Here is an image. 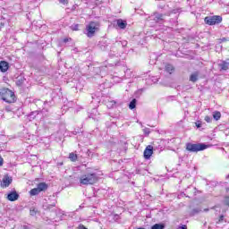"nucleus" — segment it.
Returning <instances> with one entry per match:
<instances>
[{
    "mask_svg": "<svg viewBox=\"0 0 229 229\" xmlns=\"http://www.w3.org/2000/svg\"><path fill=\"white\" fill-rule=\"evenodd\" d=\"M182 11L180 9H174L172 12H165V13H158L155 12L152 15L153 21L155 22H158L159 24H162V22H165V17H170L171 13H174L175 19H178V15H180V13Z\"/></svg>",
    "mask_w": 229,
    "mask_h": 229,
    "instance_id": "obj_1",
    "label": "nucleus"
},
{
    "mask_svg": "<svg viewBox=\"0 0 229 229\" xmlns=\"http://www.w3.org/2000/svg\"><path fill=\"white\" fill-rule=\"evenodd\" d=\"M98 180L99 177L96 173H89L80 177V183L81 185H94V183H98Z\"/></svg>",
    "mask_w": 229,
    "mask_h": 229,
    "instance_id": "obj_2",
    "label": "nucleus"
},
{
    "mask_svg": "<svg viewBox=\"0 0 229 229\" xmlns=\"http://www.w3.org/2000/svg\"><path fill=\"white\" fill-rule=\"evenodd\" d=\"M0 98L5 103H15V93L8 88H0Z\"/></svg>",
    "mask_w": 229,
    "mask_h": 229,
    "instance_id": "obj_3",
    "label": "nucleus"
},
{
    "mask_svg": "<svg viewBox=\"0 0 229 229\" xmlns=\"http://www.w3.org/2000/svg\"><path fill=\"white\" fill-rule=\"evenodd\" d=\"M208 148V145L205 143H187L186 144V149L187 151H190L191 153H198V151H204V149H207Z\"/></svg>",
    "mask_w": 229,
    "mask_h": 229,
    "instance_id": "obj_4",
    "label": "nucleus"
},
{
    "mask_svg": "<svg viewBox=\"0 0 229 229\" xmlns=\"http://www.w3.org/2000/svg\"><path fill=\"white\" fill-rule=\"evenodd\" d=\"M204 21L208 26H215V24H221L223 22V17L219 15L207 16Z\"/></svg>",
    "mask_w": 229,
    "mask_h": 229,
    "instance_id": "obj_5",
    "label": "nucleus"
},
{
    "mask_svg": "<svg viewBox=\"0 0 229 229\" xmlns=\"http://www.w3.org/2000/svg\"><path fill=\"white\" fill-rule=\"evenodd\" d=\"M99 29V24L96 21H91L89 22V25L86 27V31H87V37L89 38H92V36L98 31Z\"/></svg>",
    "mask_w": 229,
    "mask_h": 229,
    "instance_id": "obj_6",
    "label": "nucleus"
},
{
    "mask_svg": "<svg viewBox=\"0 0 229 229\" xmlns=\"http://www.w3.org/2000/svg\"><path fill=\"white\" fill-rule=\"evenodd\" d=\"M143 155L146 160H149L151 158V155H153V146L151 145L147 146Z\"/></svg>",
    "mask_w": 229,
    "mask_h": 229,
    "instance_id": "obj_7",
    "label": "nucleus"
},
{
    "mask_svg": "<svg viewBox=\"0 0 229 229\" xmlns=\"http://www.w3.org/2000/svg\"><path fill=\"white\" fill-rule=\"evenodd\" d=\"M13 182V179L12 176H9L8 174L4 175L2 180V187L6 189V187H10V184Z\"/></svg>",
    "mask_w": 229,
    "mask_h": 229,
    "instance_id": "obj_8",
    "label": "nucleus"
},
{
    "mask_svg": "<svg viewBox=\"0 0 229 229\" xmlns=\"http://www.w3.org/2000/svg\"><path fill=\"white\" fill-rule=\"evenodd\" d=\"M118 26L120 30H126V26H128V22L123 19H118L114 21V26Z\"/></svg>",
    "mask_w": 229,
    "mask_h": 229,
    "instance_id": "obj_9",
    "label": "nucleus"
},
{
    "mask_svg": "<svg viewBox=\"0 0 229 229\" xmlns=\"http://www.w3.org/2000/svg\"><path fill=\"white\" fill-rule=\"evenodd\" d=\"M7 199L9 201H17V199H19V193H17V191H11L7 195Z\"/></svg>",
    "mask_w": 229,
    "mask_h": 229,
    "instance_id": "obj_10",
    "label": "nucleus"
},
{
    "mask_svg": "<svg viewBox=\"0 0 229 229\" xmlns=\"http://www.w3.org/2000/svg\"><path fill=\"white\" fill-rule=\"evenodd\" d=\"M218 69H219V71H228L229 63L226 61H220L218 63Z\"/></svg>",
    "mask_w": 229,
    "mask_h": 229,
    "instance_id": "obj_11",
    "label": "nucleus"
},
{
    "mask_svg": "<svg viewBox=\"0 0 229 229\" xmlns=\"http://www.w3.org/2000/svg\"><path fill=\"white\" fill-rule=\"evenodd\" d=\"M199 79V72H194L190 75V81L192 83H196Z\"/></svg>",
    "mask_w": 229,
    "mask_h": 229,
    "instance_id": "obj_12",
    "label": "nucleus"
},
{
    "mask_svg": "<svg viewBox=\"0 0 229 229\" xmlns=\"http://www.w3.org/2000/svg\"><path fill=\"white\" fill-rule=\"evenodd\" d=\"M8 67H9L8 62H5V61L0 62V71L2 72H6V71H8Z\"/></svg>",
    "mask_w": 229,
    "mask_h": 229,
    "instance_id": "obj_13",
    "label": "nucleus"
},
{
    "mask_svg": "<svg viewBox=\"0 0 229 229\" xmlns=\"http://www.w3.org/2000/svg\"><path fill=\"white\" fill-rule=\"evenodd\" d=\"M165 71L168 72V74H173L174 72V66H173V64H165Z\"/></svg>",
    "mask_w": 229,
    "mask_h": 229,
    "instance_id": "obj_14",
    "label": "nucleus"
},
{
    "mask_svg": "<svg viewBox=\"0 0 229 229\" xmlns=\"http://www.w3.org/2000/svg\"><path fill=\"white\" fill-rule=\"evenodd\" d=\"M40 192L47 191V184L46 182H39L37 186Z\"/></svg>",
    "mask_w": 229,
    "mask_h": 229,
    "instance_id": "obj_15",
    "label": "nucleus"
},
{
    "mask_svg": "<svg viewBox=\"0 0 229 229\" xmlns=\"http://www.w3.org/2000/svg\"><path fill=\"white\" fill-rule=\"evenodd\" d=\"M158 8H159V10H162L161 13H165V12H173V11L169 10V5H165L164 4H160L158 5Z\"/></svg>",
    "mask_w": 229,
    "mask_h": 229,
    "instance_id": "obj_16",
    "label": "nucleus"
},
{
    "mask_svg": "<svg viewBox=\"0 0 229 229\" xmlns=\"http://www.w3.org/2000/svg\"><path fill=\"white\" fill-rule=\"evenodd\" d=\"M136 106H137V99H136V98H133V99L130 102V104H129V108H130V110H133V109L136 108Z\"/></svg>",
    "mask_w": 229,
    "mask_h": 229,
    "instance_id": "obj_17",
    "label": "nucleus"
},
{
    "mask_svg": "<svg viewBox=\"0 0 229 229\" xmlns=\"http://www.w3.org/2000/svg\"><path fill=\"white\" fill-rule=\"evenodd\" d=\"M150 229H165V224H155Z\"/></svg>",
    "mask_w": 229,
    "mask_h": 229,
    "instance_id": "obj_18",
    "label": "nucleus"
},
{
    "mask_svg": "<svg viewBox=\"0 0 229 229\" xmlns=\"http://www.w3.org/2000/svg\"><path fill=\"white\" fill-rule=\"evenodd\" d=\"M213 119H215V121H219L221 119V112L219 111L213 112Z\"/></svg>",
    "mask_w": 229,
    "mask_h": 229,
    "instance_id": "obj_19",
    "label": "nucleus"
},
{
    "mask_svg": "<svg viewBox=\"0 0 229 229\" xmlns=\"http://www.w3.org/2000/svg\"><path fill=\"white\" fill-rule=\"evenodd\" d=\"M69 158L71 162H76L78 160V155L74 154V152L70 153Z\"/></svg>",
    "mask_w": 229,
    "mask_h": 229,
    "instance_id": "obj_20",
    "label": "nucleus"
},
{
    "mask_svg": "<svg viewBox=\"0 0 229 229\" xmlns=\"http://www.w3.org/2000/svg\"><path fill=\"white\" fill-rule=\"evenodd\" d=\"M30 196H38V194H40V191H39L38 188H34V189L30 190Z\"/></svg>",
    "mask_w": 229,
    "mask_h": 229,
    "instance_id": "obj_21",
    "label": "nucleus"
},
{
    "mask_svg": "<svg viewBox=\"0 0 229 229\" xmlns=\"http://www.w3.org/2000/svg\"><path fill=\"white\" fill-rule=\"evenodd\" d=\"M79 26H80V25H78V24L72 25V26H71V30H72V31H78Z\"/></svg>",
    "mask_w": 229,
    "mask_h": 229,
    "instance_id": "obj_22",
    "label": "nucleus"
},
{
    "mask_svg": "<svg viewBox=\"0 0 229 229\" xmlns=\"http://www.w3.org/2000/svg\"><path fill=\"white\" fill-rule=\"evenodd\" d=\"M54 207H56V203H52V204H49V205H47V208L48 209V210H51V208H53Z\"/></svg>",
    "mask_w": 229,
    "mask_h": 229,
    "instance_id": "obj_23",
    "label": "nucleus"
},
{
    "mask_svg": "<svg viewBox=\"0 0 229 229\" xmlns=\"http://www.w3.org/2000/svg\"><path fill=\"white\" fill-rule=\"evenodd\" d=\"M143 132L145 133V135H149V133H151V131H149V128H144L143 129Z\"/></svg>",
    "mask_w": 229,
    "mask_h": 229,
    "instance_id": "obj_24",
    "label": "nucleus"
},
{
    "mask_svg": "<svg viewBox=\"0 0 229 229\" xmlns=\"http://www.w3.org/2000/svg\"><path fill=\"white\" fill-rule=\"evenodd\" d=\"M224 203H225V205H227V207H229V196L225 198Z\"/></svg>",
    "mask_w": 229,
    "mask_h": 229,
    "instance_id": "obj_25",
    "label": "nucleus"
},
{
    "mask_svg": "<svg viewBox=\"0 0 229 229\" xmlns=\"http://www.w3.org/2000/svg\"><path fill=\"white\" fill-rule=\"evenodd\" d=\"M205 121H206V123H212V117H210V116H206V117H205Z\"/></svg>",
    "mask_w": 229,
    "mask_h": 229,
    "instance_id": "obj_26",
    "label": "nucleus"
},
{
    "mask_svg": "<svg viewBox=\"0 0 229 229\" xmlns=\"http://www.w3.org/2000/svg\"><path fill=\"white\" fill-rule=\"evenodd\" d=\"M223 221H225V216H220L218 222L217 223H223Z\"/></svg>",
    "mask_w": 229,
    "mask_h": 229,
    "instance_id": "obj_27",
    "label": "nucleus"
},
{
    "mask_svg": "<svg viewBox=\"0 0 229 229\" xmlns=\"http://www.w3.org/2000/svg\"><path fill=\"white\" fill-rule=\"evenodd\" d=\"M59 3L62 4H67L69 3V0H59Z\"/></svg>",
    "mask_w": 229,
    "mask_h": 229,
    "instance_id": "obj_28",
    "label": "nucleus"
},
{
    "mask_svg": "<svg viewBox=\"0 0 229 229\" xmlns=\"http://www.w3.org/2000/svg\"><path fill=\"white\" fill-rule=\"evenodd\" d=\"M37 214V210L30 209V216H35Z\"/></svg>",
    "mask_w": 229,
    "mask_h": 229,
    "instance_id": "obj_29",
    "label": "nucleus"
},
{
    "mask_svg": "<svg viewBox=\"0 0 229 229\" xmlns=\"http://www.w3.org/2000/svg\"><path fill=\"white\" fill-rule=\"evenodd\" d=\"M195 124L197 128H201V122H196Z\"/></svg>",
    "mask_w": 229,
    "mask_h": 229,
    "instance_id": "obj_30",
    "label": "nucleus"
},
{
    "mask_svg": "<svg viewBox=\"0 0 229 229\" xmlns=\"http://www.w3.org/2000/svg\"><path fill=\"white\" fill-rule=\"evenodd\" d=\"M4 162V159H3V157L0 156V165H3Z\"/></svg>",
    "mask_w": 229,
    "mask_h": 229,
    "instance_id": "obj_31",
    "label": "nucleus"
},
{
    "mask_svg": "<svg viewBox=\"0 0 229 229\" xmlns=\"http://www.w3.org/2000/svg\"><path fill=\"white\" fill-rule=\"evenodd\" d=\"M192 213H193V214H199V209H193V210H192Z\"/></svg>",
    "mask_w": 229,
    "mask_h": 229,
    "instance_id": "obj_32",
    "label": "nucleus"
},
{
    "mask_svg": "<svg viewBox=\"0 0 229 229\" xmlns=\"http://www.w3.org/2000/svg\"><path fill=\"white\" fill-rule=\"evenodd\" d=\"M5 111H6V112H12V108H10V106H6V107H5Z\"/></svg>",
    "mask_w": 229,
    "mask_h": 229,
    "instance_id": "obj_33",
    "label": "nucleus"
},
{
    "mask_svg": "<svg viewBox=\"0 0 229 229\" xmlns=\"http://www.w3.org/2000/svg\"><path fill=\"white\" fill-rule=\"evenodd\" d=\"M178 229H187V225L179 226Z\"/></svg>",
    "mask_w": 229,
    "mask_h": 229,
    "instance_id": "obj_34",
    "label": "nucleus"
},
{
    "mask_svg": "<svg viewBox=\"0 0 229 229\" xmlns=\"http://www.w3.org/2000/svg\"><path fill=\"white\" fill-rule=\"evenodd\" d=\"M86 155H88V157H90V150L89 149L87 150Z\"/></svg>",
    "mask_w": 229,
    "mask_h": 229,
    "instance_id": "obj_35",
    "label": "nucleus"
},
{
    "mask_svg": "<svg viewBox=\"0 0 229 229\" xmlns=\"http://www.w3.org/2000/svg\"><path fill=\"white\" fill-rule=\"evenodd\" d=\"M21 83H22V80H21V81L19 80V81H17V85H21Z\"/></svg>",
    "mask_w": 229,
    "mask_h": 229,
    "instance_id": "obj_36",
    "label": "nucleus"
},
{
    "mask_svg": "<svg viewBox=\"0 0 229 229\" xmlns=\"http://www.w3.org/2000/svg\"><path fill=\"white\" fill-rule=\"evenodd\" d=\"M64 42L66 44V42H69V38H64Z\"/></svg>",
    "mask_w": 229,
    "mask_h": 229,
    "instance_id": "obj_37",
    "label": "nucleus"
},
{
    "mask_svg": "<svg viewBox=\"0 0 229 229\" xmlns=\"http://www.w3.org/2000/svg\"><path fill=\"white\" fill-rule=\"evenodd\" d=\"M64 216H65V214L62 213L61 219H64Z\"/></svg>",
    "mask_w": 229,
    "mask_h": 229,
    "instance_id": "obj_38",
    "label": "nucleus"
},
{
    "mask_svg": "<svg viewBox=\"0 0 229 229\" xmlns=\"http://www.w3.org/2000/svg\"><path fill=\"white\" fill-rule=\"evenodd\" d=\"M112 106H114V105H115V101H112Z\"/></svg>",
    "mask_w": 229,
    "mask_h": 229,
    "instance_id": "obj_39",
    "label": "nucleus"
},
{
    "mask_svg": "<svg viewBox=\"0 0 229 229\" xmlns=\"http://www.w3.org/2000/svg\"><path fill=\"white\" fill-rule=\"evenodd\" d=\"M81 229H88V228L82 225L81 226Z\"/></svg>",
    "mask_w": 229,
    "mask_h": 229,
    "instance_id": "obj_40",
    "label": "nucleus"
},
{
    "mask_svg": "<svg viewBox=\"0 0 229 229\" xmlns=\"http://www.w3.org/2000/svg\"><path fill=\"white\" fill-rule=\"evenodd\" d=\"M3 27H4V24L1 23L0 28H3Z\"/></svg>",
    "mask_w": 229,
    "mask_h": 229,
    "instance_id": "obj_41",
    "label": "nucleus"
},
{
    "mask_svg": "<svg viewBox=\"0 0 229 229\" xmlns=\"http://www.w3.org/2000/svg\"><path fill=\"white\" fill-rule=\"evenodd\" d=\"M47 103H49V102H47V101H45V102H44V105H47Z\"/></svg>",
    "mask_w": 229,
    "mask_h": 229,
    "instance_id": "obj_42",
    "label": "nucleus"
},
{
    "mask_svg": "<svg viewBox=\"0 0 229 229\" xmlns=\"http://www.w3.org/2000/svg\"><path fill=\"white\" fill-rule=\"evenodd\" d=\"M204 212H208V209H204Z\"/></svg>",
    "mask_w": 229,
    "mask_h": 229,
    "instance_id": "obj_43",
    "label": "nucleus"
}]
</instances>
